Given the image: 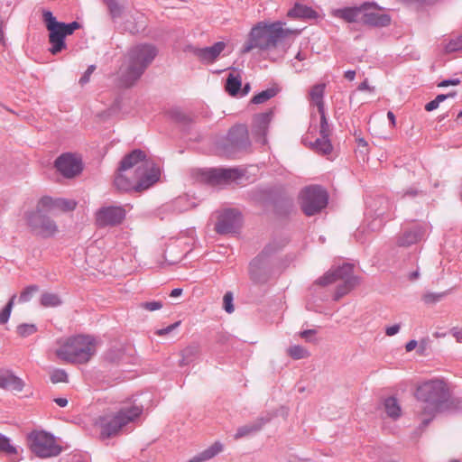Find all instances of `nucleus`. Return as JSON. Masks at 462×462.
Listing matches in <instances>:
<instances>
[{"label":"nucleus","instance_id":"28","mask_svg":"<svg viewBox=\"0 0 462 462\" xmlns=\"http://www.w3.org/2000/svg\"><path fill=\"white\" fill-rule=\"evenodd\" d=\"M200 346L197 343H192L187 346L181 350V359L180 360V365L184 366L192 363L199 356Z\"/></svg>","mask_w":462,"mask_h":462},{"label":"nucleus","instance_id":"42","mask_svg":"<svg viewBox=\"0 0 462 462\" xmlns=\"http://www.w3.org/2000/svg\"><path fill=\"white\" fill-rule=\"evenodd\" d=\"M319 114L320 116L319 135L323 138H329L331 131L326 117L325 110L319 111Z\"/></svg>","mask_w":462,"mask_h":462},{"label":"nucleus","instance_id":"20","mask_svg":"<svg viewBox=\"0 0 462 462\" xmlns=\"http://www.w3.org/2000/svg\"><path fill=\"white\" fill-rule=\"evenodd\" d=\"M425 235V228L415 224L405 228L396 238V245L401 247H409L420 242Z\"/></svg>","mask_w":462,"mask_h":462},{"label":"nucleus","instance_id":"52","mask_svg":"<svg viewBox=\"0 0 462 462\" xmlns=\"http://www.w3.org/2000/svg\"><path fill=\"white\" fill-rule=\"evenodd\" d=\"M180 325V321H177L164 328H161V329H158L156 331V335L158 336H165L169 333H171V331H173L175 328H177Z\"/></svg>","mask_w":462,"mask_h":462},{"label":"nucleus","instance_id":"9","mask_svg":"<svg viewBox=\"0 0 462 462\" xmlns=\"http://www.w3.org/2000/svg\"><path fill=\"white\" fill-rule=\"evenodd\" d=\"M251 142L245 125H236L230 128L226 138L218 143V149L227 157L249 148Z\"/></svg>","mask_w":462,"mask_h":462},{"label":"nucleus","instance_id":"41","mask_svg":"<svg viewBox=\"0 0 462 462\" xmlns=\"http://www.w3.org/2000/svg\"><path fill=\"white\" fill-rule=\"evenodd\" d=\"M15 298H16V295H13L11 297V299L9 300V301L5 306V308L0 311V324L1 325H4L8 321L11 312H12V310H13V307H14V304Z\"/></svg>","mask_w":462,"mask_h":462},{"label":"nucleus","instance_id":"19","mask_svg":"<svg viewBox=\"0 0 462 462\" xmlns=\"http://www.w3.org/2000/svg\"><path fill=\"white\" fill-rule=\"evenodd\" d=\"M226 43L223 42H217L210 47L199 48L189 46V50L196 56L199 61L205 64L213 63L225 50Z\"/></svg>","mask_w":462,"mask_h":462},{"label":"nucleus","instance_id":"51","mask_svg":"<svg viewBox=\"0 0 462 462\" xmlns=\"http://www.w3.org/2000/svg\"><path fill=\"white\" fill-rule=\"evenodd\" d=\"M63 27L67 32L68 35H71L74 32L81 27L80 23L77 21H74L69 23H63Z\"/></svg>","mask_w":462,"mask_h":462},{"label":"nucleus","instance_id":"27","mask_svg":"<svg viewBox=\"0 0 462 462\" xmlns=\"http://www.w3.org/2000/svg\"><path fill=\"white\" fill-rule=\"evenodd\" d=\"M222 450L223 445L220 442H215L213 445H211L202 452L194 456L188 462H204L209 460L215 456H217L218 453H220Z\"/></svg>","mask_w":462,"mask_h":462},{"label":"nucleus","instance_id":"49","mask_svg":"<svg viewBox=\"0 0 462 462\" xmlns=\"http://www.w3.org/2000/svg\"><path fill=\"white\" fill-rule=\"evenodd\" d=\"M95 69H96V66L95 65H90V66L88 67L87 70L84 72L82 77L79 79V84L81 86L87 84L89 81L90 76L95 71Z\"/></svg>","mask_w":462,"mask_h":462},{"label":"nucleus","instance_id":"2","mask_svg":"<svg viewBox=\"0 0 462 462\" xmlns=\"http://www.w3.org/2000/svg\"><path fill=\"white\" fill-rule=\"evenodd\" d=\"M415 396L420 402L415 413L421 420L420 428H426L436 413L444 409L450 394L443 380L434 379L420 384Z\"/></svg>","mask_w":462,"mask_h":462},{"label":"nucleus","instance_id":"45","mask_svg":"<svg viewBox=\"0 0 462 462\" xmlns=\"http://www.w3.org/2000/svg\"><path fill=\"white\" fill-rule=\"evenodd\" d=\"M51 381L53 383H66L68 381V374L63 369H55L51 374Z\"/></svg>","mask_w":462,"mask_h":462},{"label":"nucleus","instance_id":"53","mask_svg":"<svg viewBox=\"0 0 462 462\" xmlns=\"http://www.w3.org/2000/svg\"><path fill=\"white\" fill-rule=\"evenodd\" d=\"M317 331L315 329H307L300 332V337L305 339L307 342H311L314 335H316Z\"/></svg>","mask_w":462,"mask_h":462},{"label":"nucleus","instance_id":"24","mask_svg":"<svg viewBox=\"0 0 462 462\" xmlns=\"http://www.w3.org/2000/svg\"><path fill=\"white\" fill-rule=\"evenodd\" d=\"M364 24L374 27H385L390 24L391 17L387 14L380 13L376 10L364 13L360 18Z\"/></svg>","mask_w":462,"mask_h":462},{"label":"nucleus","instance_id":"55","mask_svg":"<svg viewBox=\"0 0 462 462\" xmlns=\"http://www.w3.org/2000/svg\"><path fill=\"white\" fill-rule=\"evenodd\" d=\"M400 328L401 327L399 324H395L391 327H388L385 329V334L389 337L394 336L395 334H397L399 332Z\"/></svg>","mask_w":462,"mask_h":462},{"label":"nucleus","instance_id":"6","mask_svg":"<svg viewBox=\"0 0 462 462\" xmlns=\"http://www.w3.org/2000/svg\"><path fill=\"white\" fill-rule=\"evenodd\" d=\"M337 282L340 283L336 288L335 300H340L359 283L358 277L354 275V265L352 263H346L337 268L329 269L316 282L320 286H328Z\"/></svg>","mask_w":462,"mask_h":462},{"label":"nucleus","instance_id":"63","mask_svg":"<svg viewBox=\"0 0 462 462\" xmlns=\"http://www.w3.org/2000/svg\"><path fill=\"white\" fill-rule=\"evenodd\" d=\"M344 77L349 80V81H352L355 79V77H356V71L355 70H346L345 72V75Z\"/></svg>","mask_w":462,"mask_h":462},{"label":"nucleus","instance_id":"54","mask_svg":"<svg viewBox=\"0 0 462 462\" xmlns=\"http://www.w3.org/2000/svg\"><path fill=\"white\" fill-rule=\"evenodd\" d=\"M460 82L461 81L458 79H445V80H442L441 82H439L438 84V87H439V88H446V87H448V86H457V85H459Z\"/></svg>","mask_w":462,"mask_h":462},{"label":"nucleus","instance_id":"44","mask_svg":"<svg viewBox=\"0 0 462 462\" xmlns=\"http://www.w3.org/2000/svg\"><path fill=\"white\" fill-rule=\"evenodd\" d=\"M36 331H37V328L33 324L24 323V324H21L17 327V333L21 337H23L31 336L33 333H35Z\"/></svg>","mask_w":462,"mask_h":462},{"label":"nucleus","instance_id":"57","mask_svg":"<svg viewBox=\"0 0 462 462\" xmlns=\"http://www.w3.org/2000/svg\"><path fill=\"white\" fill-rule=\"evenodd\" d=\"M452 336L456 338L457 342L462 343V329L458 328H453L451 329Z\"/></svg>","mask_w":462,"mask_h":462},{"label":"nucleus","instance_id":"13","mask_svg":"<svg viewBox=\"0 0 462 462\" xmlns=\"http://www.w3.org/2000/svg\"><path fill=\"white\" fill-rule=\"evenodd\" d=\"M31 450L39 457H56L61 452V447L54 437L44 431H34L29 435Z\"/></svg>","mask_w":462,"mask_h":462},{"label":"nucleus","instance_id":"16","mask_svg":"<svg viewBox=\"0 0 462 462\" xmlns=\"http://www.w3.org/2000/svg\"><path fill=\"white\" fill-rule=\"evenodd\" d=\"M57 171L65 178L70 179L82 171V162L72 153L67 152L60 155L54 162Z\"/></svg>","mask_w":462,"mask_h":462},{"label":"nucleus","instance_id":"25","mask_svg":"<svg viewBox=\"0 0 462 462\" xmlns=\"http://www.w3.org/2000/svg\"><path fill=\"white\" fill-rule=\"evenodd\" d=\"M23 386V380L14 375L11 371L0 372V388L7 391L21 392Z\"/></svg>","mask_w":462,"mask_h":462},{"label":"nucleus","instance_id":"39","mask_svg":"<svg viewBox=\"0 0 462 462\" xmlns=\"http://www.w3.org/2000/svg\"><path fill=\"white\" fill-rule=\"evenodd\" d=\"M277 94V89L275 88H267L265 90H263L262 92L258 93L257 95H255L251 102L253 104H263L266 101H268L269 99H271L272 97H275Z\"/></svg>","mask_w":462,"mask_h":462},{"label":"nucleus","instance_id":"31","mask_svg":"<svg viewBox=\"0 0 462 462\" xmlns=\"http://www.w3.org/2000/svg\"><path fill=\"white\" fill-rule=\"evenodd\" d=\"M125 0H103L113 20L121 18L125 12Z\"/></svg>","mask_w":462,"mask_h":462},{"label":"nucleus","instance_id":"32","mask_svg":"<svg viewBox=\"0 0 462 462\" xmlns=\"http://www.w3.org/2000/svg\"><path fill=\"white\" fill-rule=\"evenodd\" d=\"M241 85L242 81L240 74L237 73L235 75L234 73H229L226 82V91L230 96H236L241 89Z\"/></svg>","mask_w":462,"mask_h":462},{"label":"nucleus","instance_id":"26","mask_svg":"<svg viewBox=\"0 0 462 462\" xmlns=\"http://www.w3.org/2000/svg\"><path fill=\"white\" fill-rule=\"evenodd\" d=\"M290 18L311 20L318 18V13L311 7L296 3L294 6L287 13Z\"/></svg>","mask_w":462,"mask_h":462},{"label":"nucleus","instance_id":"21","mask_svg":"<svg viewBox=\"0 0 462 462\" xmlns=\"http://www.w3.org/2000/svg\"><path fill=\"white\" fill-rule=\"evenodd\" d=\"M77 203L71 199H53L51 197H42L39 200L40 208H47L50 213H54L55 210H60L62 212L72 211L75 209Z\"/></svg>","mask_w":462,"mask_h":462},{"label":"nucleus","instance_id":"62","mask_svg":"<svg viewBox=\"0 0 462 462\" xmlns=\"http://www.w3.org/2000/svg\"><path fill=\"white\" fill-rule=\"evenodd\" d=\"M54 402H56L57 405H59L60 407H65L67 406L68 404V400L66 398H55L54 399Z\"/></svg>","mask_w":462,"mask_h":462},{"label":"nucleus","instance_id":"43","mask_svg":"<svg viewBox=\"0 0 462 462\" xmlns=\"http://www.w3.org/2000/svg\"><path fill=\"white\" fill-rule=\"evenodd\" d=\"M445 50L447 52H454L462 50V34L451 39L446 45Z\"/></svg>","mask_w":462,"mask_h":462},{"label":"nucleus","instance_id":"29","mask_svg":"<svg viewBox=\"0 0 462 462\" xmlns=\"http://www.w3.org/2000/svg\"><path fill=\"white\" fill-rule=\"evenodd\" d=\"M325 88L326 84L319 83L314 85L310 91V97L316 105L318 111L325 110L323 100Z\"/></svg>","mask_w":462,"mask_h":462},{"label":"nucleus","instance_id":"4","mask_svg":"<svg viewBox=\"0 0 462 462\" xmlns=\"http://www.w3.org/2000/svg\"><path fill=\"white\" fill-rule=\"evenodd\" d=\"M143 412V406H124L116 412L106 413L99 416L96 420V426L99 429L101 439L114 438L128 423L135 420Z\"/></svg>","mask_w":462,"mask_h":462},{"label":"nucleus","instance_id":"50","mask_svg":"<svg viewBox=\"0 0 462 462\" xmlns=\"http://www.w3.org/2000/svg\"><path fill=\"white\" fill-rule=\"evenodd\" d=\"M171 117L174 120H176L177 122H180V123L189 122V117L185 114H183L181 111L173 110V111H171Z\"/></svg>","mask_w":462,"mask_h":462},{"label":"nucleus","instance_id":"59","mask_svg":"<svg viewBox=\"0 0 462 462\" xmlns=\"http://www.w3.org/2000/svg\"><path fill=\"white\" fill-rule=\"evenodd\" d=\"M439 104L438 103V101L436 99H433L430 102L426 104L425 110L430 112V111L437 109L439 107Z\"/></svg>","mask_w":462,"mask_h":462},{"label":"nucleus","instance_id":"30","mask_svg":"<svg viewBox=\"0 0 462 462\" xmlns=\"http://www.w3.org/2000/svg\"><path fill=\"white\" fill-rule=\"evenodd\" d=\"M362 9L366 10V5H364L362 7H347L344 9L337 10V14L340 18L344 19L348 23L356 22L359 19V16L362 15Z\"/></svg>","mask_w":462,"mask_h":462},{"label":"nucleus","instance_id":"14","mask_svg":"<svg viewBox=\"0 0 462 462\" xmlns=\"http://www.w3.org/2000/svg\"><path fill=\"white\" fill-rule=\"evenodd\" d=\"M243 171L237 168H215L201 171L199 180L210 185L228 184L240 179Z\"/></svg>","mask_w":462,"mask_h":462},{"label":"nucleus","instance_id":"11","mask_svg":"<svg viewBox=\"0 0 462 462\" xmlns=\"http://www.w3.org/2000/svg\"><path fill=\"white\" fill-rule=\"evenodd\" d=\"M42 21L49 32L50 52L56 55L67 49L65 38L68 35L62 22H58L56 17L49 10L42 11Z\"/></svg>","mask_w":462,"mask_h":462},{"label":"nucleus","instance_id":"22","mask_svg":"<svg viewBox=\"0 0 462 462\" xmlns=\"http://www.w3.org/2000/svg\"><path fill=\"white\" fill-rule=\"evenodd\" d=\"M369 208L374 212L375 217L392 219L393 217L390 211L393 208V204L390 200L383 196H378L368 203Z\"/></svg>","mask_w":462,"mask_h":462},{"label":"nucleus","instance_id":"64","mask_svg":"<svg viewBox=\"0 0 462 462\" xmlns=\"http://www.w3.org/2000/svg\"><path fill=\"white\" fill-rule=\"evenodd\" d=\"M387 117H388L389 121L391 122L392 126H395L396 120H395L394 114L392 111H388Z\"/></svg>","mask_w":462,"mask_h":462},{"label":"nucleus","instance_id":"34","mask_svg":"<svg viewBox=\"0 0 462 462\" xmlns=\"http://www.w3.org/2000/svg\"><path fill=\"white\" fill-rule=\"evenodd\" d=\"M311 146L317 152L324 155L330 154L333 150V146L328 137L318 138L313 143H311Z\"/></svg>","mask_w":462,"mask_h":462},{"label":"nucleus","instance_id":"8","mask_svg":"<svg viewBox=\"0 0 462 462\" xmlns=\"http://www.w3.org/2000/svg\"><path fill=\"white\" fill-rule=\"evenodd\" d=\"M288 241L286 239L273 240L269 243L263 251L254 257L249 264L250 279L257 284H264L270 279L269 258L282 250Z\"/></svg>","mask_w":462,"mask_h":462},{"label":"nucleus","instance_id":"15","mask_svg":"<svg viewBox=\"0 0 462 462\" xmlns=\"http://www.w3.org/2000/svg\"><path fill=\"white\" fill-rule=\"evenodd\" d=\"M126 210L123 206H104L96 212L98 227L116 226L125 219Z\"/></svg>","mask_w":462,"mask_h":462},{"label":"nucleus","instance_id":"37","mask_svg":"<svg viewBox=\"0 0 462 462\" xmlns=\"http://www.w3.org/2000/svg\"><path fill=\"white\" fill-rule=\"evenodd\" d=\"M287 354L294 360L308 358L310 353L302 346L294 345L287 349Z\"/></svg>","mask_w":462,"mask_h":462},{"label":"nucleus","instance_id":"61","mask_svg":"<svg viewBox=\"0 0 462 462\" xmlns=\"http://www.w3.org/2000/svg\"><path fill=\"white\" fill-rule=\"evenodd\" d=\"M419 194V190L416 189H413V188H410L408 189L402 195V198L406 197V196H410V197H415L416 195Z\"/></svg>","mask_w":462,"mask_h":462},{"label":"nucleus","instance_id":"7","mask_svg":"<svg viewBox=\"0 0 462 462\" xmlns=\"http://www.w3.org/2000/svg\"><path fill=\"white\" fill-rule=\"evenodd\" d=\"M96 352L95 341L88 336L70 337L57 351V356L67 362L87 363Z\"/></svg>","mask_w":462,"mask_h":462},{"label":"nucleus","instance_id":"1","mask_svg":"<svg viewBox=\"0 0 462 462\" xmlns=\"http://www.w3.org/2000/svg\"><path fill=\"white\" fill-rule=\"evenodd\" d=\"M160 168L145 152L134 149L121 160L114 178L115 188L121 192H140L160 179Z\"/></svg>","mask_w":462,"mask_h":462},{"label":"nucleus","instance_id":"46","mask_svg":"<svg viewBox=\"0 0 462 462\" xmlns=\"http://www.w3.org/2000/svg\"><path fill=\"white\" fill-rule=\"evenodd\" d=\"M39 291V287L37 285H30L26 287L20 294L19 301L27 302L31 300L32 294Z\"/></svg>","mask_w":462,"mask_h":462},{"label":"nucleus","instance_id":"56","mask_svg":"<svg viewBox=\"0 0 462 462\" xmlns=\"http://www.w3.org/2000/svg\"><path fill=\"white\" fill-rule=\"evenodd\" d=\"M457 95L456 91H452L448 94H439L438 95L435 99L438 101L439 104L445 101L448 97H454Z\"/></svg>","mask_w":462,"mask_h":462},{"label":"nucleus","instance_id":"12","mask_svg":"<svg viewBox=\"0 0 462 462\" xmlns=\"http://www.w3.org/2000/svg\"><path fill=\"white\" fill-rule=\"evenodd\" d=\"M47 213H50L47 208H40L39 202L35 210L25 213L28 226L42 237H51L58 231L56 223L46 215Z\"/></svg>","mask_w":462,"mask_h":462},{"label":"nucleus","instance_id":"47","mask_svg":"<svg viewBox=\"0 0 462 462\" xmlns=\"http://www.w3.org/2000/svg\"><path fill=\"white\" fill-rule=\"evenodd\" d=\"M224 309L227 313H232L235 310L233 305V294L231 291L225 293L223 298Z\"/></svg>","mask_w":462,"mask_h":462},{"label":"nucleus","instance_id":"35","mask_svg":"<svg viewBox=\"0 0 462 462\" xmlns=\"http://www.w3.org/2000/svg\"><path fill=\"white\" fill-rule=\"evenodd\" d=\"M293 209V200L290 198L282 199L275 203V211L280 216H288Z\"/></svg>","mask_w":462,"mask_h":462},{"label":"nucleus","instance_id":"33","mask_svg":"<svg viewBox=\"0 0 462 462\" xmlns=\"http://www.w3.org/2000/svg\"><path fill=\"white\" fill-rule=\"evenodd\" d=\"M384 410L387 415L396 420L401 416V407L394 397H388L384 400Z\"/></svg>","mask_w":462,"mask_h":462},{"label":"nucleus","instance_id":"10","mask_svg":"<svg viewBox=\"0 0 462 462\" xmlns=\"http://www.w3.org/2000/svg\"><path fill=\"white\" fill-rule=\"evenodd\" d=\"M328 199L327 191L320 186H309L300 192V208L306 216L311 217L327 207Z\"/></svg>","mask_w":462,"mask_h":462},{"label":"nucleus","instance_id":"60","mask_svg":"<svg viewBox=\"0 0 462 462\" xmlns=\"http://www.w3.org/2000/svg\"><path fill=\"white\" fill-rule=\"evenodd\" d=\"M418 343L416 340L412 339V340H410L406 346H405V348H406V351L407 352H411L412 351L413 349H415V347L417 346Z\"/></svg>","mask_w":462,"mask_h":462},{"label":"nucleus","instance_id":"36","mask_svg":"<svg viewBox=\"0 0 462 462\" xmlns=\"http://www.w3.org/2000/svg\"><path fill=\"white\" fill-rule=\"evenodd\" d=\"M41 305L45 308L58 307L62 303L60 296L56 293L44 292L41 296Z\"/></svg>","mask_w":462,"mask_h":462},{"label":"nucleus","instance_id":"18","mask_svg":"<svg viewBox=\"0 0 462 462\" xmlns=\"http://www.w3.org/2000/svg\"><path fill=\"white\" fill-rule=\"evenodd\" d=\"M273 117V110L268 109L264 113L257 114L253 118L252 133L256 142L265 144L267 143L266 134L270 123Z\"/></svg>","mask_w":462,"mask_h":462},{"label":"nucleus","instance_id":"23","mask_svg":"<svg viewBox=\"0 0 462 462\" xmlns=\"http://www.w3.org/2000/svg\"><path fill=\"white\" fill-rule=\"evenodd\" d=\"M271 420L272 416L267 414L266 416L257 418L251 423L239 427L235 434V439H238L256 433Z\"/></svg>","mask_w":462,"mask_h":462},{"label":"nucleus","instance_id":"40","mask_svg":"<svg viewBox=\"0 0 462 462\" xmlns=\"http://www.w3.org/2000/svg\"><path fill=\"white\" fill-rule=\"evenodd\" d=\"M448 291H442V292H426L422 296V300L427 305L435 304L440 300H442L447 295Z\"/></svg>","mask_w":462,"mask_h":462},{"label":"nucleus","instance_id":"17","mask_svg":"<svg viewBox=\"0 0 462 462\" xmlns=\"http://www.w3.org/2000/svg\"><path fill=\"white\" fill-rule=\"evenodd\" d=\"M241 225V215L234 208L225 210L215 225V230L219 235L236 233Z\"/></svg>","mask_w":462,"mask_h":462},{"label":"nucleus","instance_id":"58","mask_svg":"<svg viewBox=\"0 0 462 462\" xmlns=\"http://www.w3.org/2000/svg\"><path fill=\"white\" fill-rule=\"evenodd\" d=\"M357 89L359 91H365V90H368L370 92H373L374 90V88L373 87H370L368 85V80L367 79H365L363 82H361L357 88Z\"/></svg>","mask_w":462,"mask_h":462},{"label":"nucleus","instance_id":"5","mask_svg":"<svg viewBox=\"0 0 462 462\" xmlns=\"http://www.w3.org/2000/svg\"><path fill=\"white\" fill-rule=\"evenodd\" d=\"M157 55V50L152 44H138L128 51L129 64L122 74L121 80L125 87H131L141 78L146 68Z\"/></svg>","mask_w":462,"mask_h":462},{"label":"nucleus","instance_id":"48","mask_svg":"<svg viewBox=\"0 0 462 462\" xmlns=\"http://www.w3.org/2000/svg\"><path fill=\"white\" fill-rule=\"evenodd\" d=\"M140 307L148 311H154L160 310L162 307V303L161 301H145L142 302Z\"/></svg>","mask_w":462,"mask_h":462},{"label":"nucleus","instance_id":"38","mask_svg":"<svg viewBox=\"0 0 462 462\" xmlns=\"http://www.w3.org/2000/svg\"><path fill=\"white\" fill-rule=\"evenodd\" d=\"M0 452L11 457L12 460H14V457L17 455L16 448L11 445L10 439L2 434H0Z\"/></svg>","mask_w":462,"mask_h":462},{"label":"nucleus","instance_id":"3","mask_svg":"<svg viewBox=\"0 0 462 462\" xmlns=\"http://www.w3.org/2000/svg\"><path fill=\"white\" fill-rule=\"evenodd\" d=\"M284 24L280 21L271 23L264 22L256 23L249 32L248 40L241 51L242 53H248L254 49L273 50L289 36L300 33L298 30L284 28Z\"/></svg>","mask_w":462,"mask_h":462}]
</instances>
